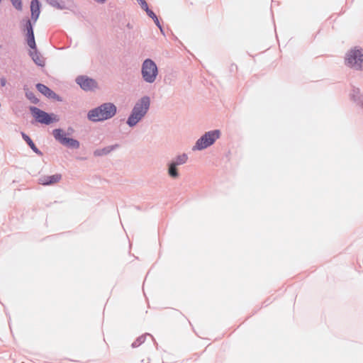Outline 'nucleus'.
Here are the masks:
<instances>
[{
    "label": "nucleus",
    "instance_id": "nucleus-1",
    "mask_svg": "<svg viewBox=\"0 0 363 363\" xmlns=\"http://www.w3.org/2000/svg\"><path fill=\"white\" fill-rule=\"evenodd\" d=\"M116 112V107L113 104L106 103L90 111L88 117L92 121H100L113 117Z\"/></svg>",
    "mask_w": 363,
    "mask_h": 363
},
{
    "label": "nucleus",
    "instance_id": "nucleus-2",
    "mask_svg": "<svg viewBox=\"0 0 363 363\" xmlns=\"http://www.w3.org/2000/svg\"><path fill=\"white\" fill-rule=\"evenodd\" d=\"M150 99L148 97H143L135 104L132 113L128 119V124L130 126L135 125L145 115L149 108Z\"/></svg>",
    "mask_w": 363,
    "mask_h": 363
},
{
    "label": "nucleus",
    "instance_id": "nucleus-3",
    "mask_svg": "<svg viewBox=\"0 0 363 363\" xmlns=\"http://www.w3.org/2000/svg\"><path fill=\"white\" fill-rule=\"evenodd\" d=\"M142 74L147 82L152 83L155 80L157 74V67L152 60L147 59L144 61L142 67Z\"/></svg>",
    "mask_w": 363,
    "mask_h": 363
},
{
    "label": "nucleus",
    "instance_id": "nucleus-4",
    "mask_svg": "<svg viewBox=\"0 0 363 363\" xmlns=\"http://www.w3.org/2000/svg\"><path fill=\"white\" fill-rule=\"evenodd\" d=\"M220 136L219 130L210 131L206 133L199 139L194 147V150H203L211 145Z\"/></svg>",
    "mask_w": 363,
    "mask_h": 363
},
{
    "label": "nucleus",
    "instance_id": "nucleus-5",
    "mask_svg": "<svg viewBox=\"0 0 363 363\" xmlns=\"http://www.w3.org/2000/svg\"><path fill=\"white\" fill-rule=\"evenodd\" d=\"M347 65L351 67L356 69L362 68L363 63V50H351L346 58Z\"/></svg>",
    "mask_w": 363,
    "mask_h": 363
},
{
    "label": "nucleus",
    "instance_id": "nucleus-6",
    "mask_svg": "<svg viewBox=\"0 0 363 363\" xmlns=\"http://www.w3.org/2000/svg\"><path fill=\"white\" fill-rule=\"evenodd\" d=\"M30 111L33 117L39 123L44 124H50L53 121H58L55 116L50 115L48 113L36 107H31Z\"/></svg>",
    "mask_w": 363,
    "mask_h": 363
},
{
    "label": "nucleus",
    "instance_id": "nucleus-7",
    "mask_svg": "<svg viewBox=\"0 0 363 363\" xmlns=\"http://www.w3.org/2000/svg\"><path fill=\"white\" fill-rule=\"evenodd\" d=\"M76 82L82 89L86 91L93 90L97 86V83L94 79L84 76L78 77Z\"/></svg>",
    "mask_w": 363,
    "mask_h": 363
},
{
    "label": "nucleus",
    "instance_id": "nucleus-8",
    "mask_svg": "<svg viewBox=\"0 0 363 363\" xmlns=\"http://www.w3.org/2000/svg\"><path fill=\"white\" fill-rule=\"evenodd\" d=\"M61 178V174H56L52 176H44L41 177L39 180L40 184L43 185H50L59 182Z\"/></svg>",
    "mask_w": 363,
    "mask_h": 363
},
{
    "label": "nucleus",
    "instance_id": "nucleus-9",
    "mask_svg": "<svg viewBox=\"0 0 363 363\" xmlns=\"http://www.w3.org/2000/svg\"><path fill=\"white\" fill-rule=\"evenodd\" d=\"M31 18L37 21L40 15V3L38 0H32L30 3Z\"/></svg>",
    "mask_w": 363,
    "mask_h": 363
},
{
    "label": "nucleus",
    "instance_id": "nucleus-10",
    "mask_svg": "<svg viewBox=\"0 0 363 363\" xmlns=\"http://www.w3.org/2000/svg\"><path fill=\"white\" fill-rule=\"evenodd\" d=\"M38 90L48 97H53L55 94L50 89L48 86L42 84H37Z\"/></svg>",
    "mask_w": 363,
    "mask_h": 363
},
{
    "label": "nucleus",
    "instance_id": "nucleus-11",
    "mask_svg": "<svg viewBox=\"0 0 363 363\" xmlns=\"http://www.w3.org/2000/svg\"><path fill=\"white\" fill-rule=\"evenodd\" d=\"M53 135L55 138V139L60 141L61 143H62L67 138L65 132L61 129L54 130Z\"/></svg>",
    "mask_w": 363,
    "mask_h": 363
},
{
    "label": "nucleus",
    "instance_id": "nucleus-12",
    "mask_svg": "<svg viewBox=\"0 0 363 363\" xmlns=\"http://www.w3.org/2000/svg\"><path fill=\"white\" fill-rule=\"evenodd\" d=\"M30 55L33 61L39 66H43L45 64L44 59L43 57L36 52H30Z\"/></svg>",
    "mask_w": 363,
    "mask_h": 363
},
{
    "label": "nucleus",
    "instance_id": "nucleus-13",
    "mask_svg": "<svg viewBox=\"0 0 363 363\" xmlns=\"http://www.w3.org/2000/svg\"><path fill=\"white\" fill-rule=\"evenodd\" d=\"M62 144L74 148H77L79 146V143L77 140L68 138H66L65 140L63 141Z\"/></svg>",
    "mask_w": 363,
    "mask_h": 363
},
{
    "label": "nucleus",
    "instance_id": "nucleus-14",
    "mask_svg": "<svg viewBox=\"0 0 363 363\" xmlns=\"http://www.w3.org/2000/svg\"><path fill=\"white\" fill-rule=\"evenodd\" d=\"M22 137L24 139V140L28 143V145L30 146V147L35 152H38V149L36 147L34 143L32 141V140L30 138L28 135L25 134L24 133H21Z\"/></svg>",
    "mask_w": 363,
    "mask_h": 363
},
{
    "label": "nucleus",
    "instance_id": "nucleus-15",
    "mask_svg": "<svg viewBox=\"0 0 363 363\" xmlns=\"http://www.w3.org/2000/svg\"><path fill=\"white\" fill-rule=\"evenodd\" d=\"M177 164H176L174 162H172L169 167V174L174 178H176L178 177V172L177 170L176 167Z\"/></svg>",
    "mask_w": 363,
    "mask_h": 363
},
{
    "label": "nucleus",
    "instance_id": "nucleus-16",
    "mask_svg": "<svg viewBox=\"0 0 363 363\" xmlns=\"http://www.w3.org/2000/svg\"><path fill=\"white\" fill-rule=\"evenodd\" d=\"M112 150L113 147H107L103 149L96 150L94 154L96 155L101 156L109 153Z\"/></svg>",
    "mask_w": 363,
    "mask_h": 363
},
{
    "label": "nucleus",
    "instance_id": "nucleus-17",
    "mask_svg": "<svg viewBox=\"0 0 363 363\" xmlns=\"http://www.w3.org/2000/svg\"><path fill=\"white\" fill-rule=\"evenodd\" d=\"M188 157L186 155L183 154L177 157L176 161L174 162L176 164L180 165L184 164L187 161Z\"/></svg>",
    "mask_w": 363,
    "mask_h": 363
},
{
    "label": "nucleus",
    "instance_id": "nucleus-18",
    "mask_svg": "<svg viewBox=\"0 0 363 363\" xmlns=\"http://www.w3.org/2000/svg\"><path fill=\"white\" fill-rule=\"evenodd\" d=\"M27 43H28V46L30 48L35 49L36 45H35V42L34 34H32L30 35H28Z\"/></svg>",
    "mask_w": 363,
    "mask_h": 363
},
{
    "label": "nucleus",
    "instance_id": "nucleus-19",
    "mask_svg": "<svg viewBox=\"0 0 363 363\" xmlns=\"http://www.w3.org/2000/svg\"><path fill=\"white\" fill-rule=\"evenodd\" d=\"M13 6L17 9L21 11L22 9L21 0H11Z\"/></svg>",
    "mask_w": 363,
    "mask_h": 363
},
{
    "label": "nucleus",
    "instance_id": "nucleus-20",
    "mask_svg": "<svg viewBox=\"0 0 363 363\" xmlns=\"http://www.w3.org/2000/svg\"><path fill=\"white\" fill-rule=\"evenodd\" d=\"M26 28H27V35H30L33 33L32 25L30 21H28L26 23Z\"/></svg>",
    "mask_w": 363,
    "mask_h": 363
},
{
    "label": "nucleus",
    "instance_id": "nucleus-21",
    "mask_svg": "<svg viewBox=\"0 0 363 363\" xmlns=\"http://www.w3.org/2000/svg\"><path fill=\"white\" fill-rule=\"evenodd\" d=\"M138 4L140 5L141 8L144 10H147V4L145 0H136Z\"/></svg>",
    "mask_w": 363,
    "mask_h": 363
},
{
    "label": "nucleus",
    "instance_id": "nucleus-22",
    "mask_svg": "<svg viewBox=\"0 0 363 363\" xmlns=\"http://www.w3.org/2000/svg\"><path fill=\"white\" fill-rule=\"evenodd\" d=\"M147 13V14L151 17L152 18H156V15L154 13L153 11H152L151 10L149 9V8L147 7V10H145Z\"/></svg>",
    "mask_w": 363,
    "mask_h": 363
},
{
    "label": "nucleus",
    "instance_id": "nucleus-23",
    "mask_svg": "<svg viewBox=\"0 0 363 363\" xmlns=\"http://www.w3.org/2000/svg\"><path fill=\"white\" fill-rule=\"evenodd\" d=\"M0 82H1V85L2 86H4L6 85V79H4V78H1V80H0Z\"/></svg>",
    "mask_w": 363,
    "mask_h": 363
},
{
    "label": "nucleus",
    "instance_id": "nucleus-24",
    "mask_svg": "<svg viewBox=\"0 0 363 363\" xmlns=\"http://www.w3.org/2000/svg\"><path fill=\"white\" fill-rule=\"evenodd\" d=\"M152 19L154 20V21L157 24V26L160 28V23H159L157 17L156 16V18H152Z\"/></svg>",
    "mask_w": 363,
    "mask_h": 363
},
{
    "label": "nucleus",
    "instance_id": "nucleus-25",
    "mask_svg": "<svg viewBox=\"0 0 363 363\" xmlns=\"http://www.w3.org/2000/svg\"><path fill=\"white\" fill-rule=\"evenodd\" d=\"M31 100H32V102H33V103H36V102H37V99H31Z\"/></svg>",
    "mask_w": 363,
    "mask_h": 363
},
{
    "label": "nucleus",
    "instance_id": "nucleus-26",
    "mask_svg": "<svg viewBox=\"0 0 363 363\" xmlns=\"http://www.w3.org/2000/svg\"><path fill=\"white\" fill-rule=\"evenodd\" d=\"M28 96L29 97V99H31L32 95H30V96H28Z\"/></svg>",
    "mask_w": 363,
    "mask_h": 363
}]
</instances>
